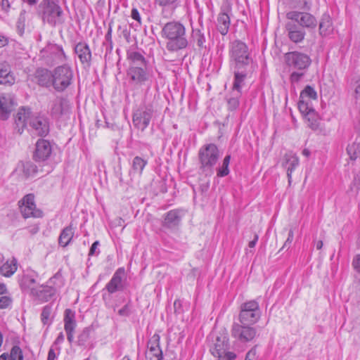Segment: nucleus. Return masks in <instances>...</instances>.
<instances>
[{"label":"nucleus","mask_w":360,"mask_h":360,"mask_svg":"<svg viewBox=\"0 0 360 360\" xmlns=\"http://www.w3.org/2000/svg\"><path fill=\"white\" fill-rule=\"evenodd\" d=\"M129 67L126 71L129 84L134 89L146 88V94L151 90L155 80L153 68L140 52L130 48L127 51Z\"/></svg>","instance_id":"nucleus-1"},{"label":"nucleus","mask_w":360,"mask_h":360,"mask_svg":"<svg viewBox=\"0 0 360 360\" xmlns=\"http://www.w3.org/2000/svg\"><path fill=\"white\" fill-rule=\"evenodd\" d=\"M161 34L168 40L166 48L169 51H178L186 49L188 45L185 27L180 22H167L162 29Z\"/></svg>","instance_id":"nucleus-2"},{"label":"nucleus","mask_w":360,"mask_h":360,"mask_svg":"<svg viewBox=\"0 0 360 360\" xmlns=\"http://www.w3.org/2000/svg\"><path fill=\"white\" fill-rule=\"evenodd\" d=\"M36 12L43 22L51 27L64 22L63 11L58 0H41L36 8Z\"/></svg>","instance_id":"nucleus-3"},{"label":"nucleus","mask_w":360,"mask_h":360,"mask_svg":"<svg viewBox=\"0 0 360 360\" xmlns=\"http://www.w3.org/2000/svg\"><path fill=\"white\" fill-rule=\"evenodd\" d=\"M231 59L234 63L235 69L252 68V58L250 56L247 45L239 40L232 44Z\"/></svg>","instance_id":"nucleus-4"},{"label":"nucleus","mask_w":360,"mask_h":360,"mask_svg":"<svg viewBox=\"0 0 360 360\" xmlns=\"http://www.w3.org/2000/svg\"><path fill=\"white\" fill-rule=\"evenodd\" d=\"M53 75V87L58 92H63L72 84L73 71L67 64L56 67Z\"/></svg>","instance_id":"nucleus-5"},{"label":"nucleus","mask_w":360,"mask_h":360,"mask_svg":"<svg viewBox=\"0 0 360 360\" xmlns=\"http://www.w3.org/2000/svg\"><path fill=\"white\" fill-rule=\"evenodd\" d=\"M200 169L203 171H212L219 158V150L214 143H210L202 147L198 153Z\"/></svg>","instance_id":"nucleus-6"},{"label":"nucleus","mask_w":360,"mask_h":360,"mask_svg":"<svg viewBox=\"0 0 360 360\" xmlns=\"http://www.w3.org/2000/svg\"><path fill=\"white\" fill-rule=\"evenodd\" d=\"M260 317L259 304L251 300L243 303L240 307L239 320L241 324L251 326L255 323Z\"/></svg>","instance_id":"nucleus-7"},{"label":"nucleus","mask_w":360,"mask_h":360,"mask_svg":"<svg viewBox=\"0 0 360 360\" xmlns=\"http://www.w3.org/2000/svg\"><path fill=\"white\" fill-rule=\"evenodd\" d=\"M287 66L300 71H307L311 63L309 55L300 51H290L284 54Z\"/></svg>","instance_id":"nucleus-8"},{"label":"nucleus","mask_w":360,"mask_h":360,"mask_svg":"<svg viewBox=\"0 0 360 360\" xmlns=\"http://www.w3.org/2000/svg\"><path fill=\"white\" fill-rule=\"evenodd\" d=\"M156 110L152 104L138 108L133 114L132 122L135 128L143 131L150 124Z\"/></svg>","instance_id":"nucleus-9"},{"label":"nucleus","mask_w":360,"mask_h":360,"mask_svg":"<svg viewBox=\"0 0 360 360\" xmlns=\"http://www.w3.org/2000/svg\"><path fill=\"white\" fill-rule=\"evenodd\" d=\"M20 212L24 218L29 217L40 218L43 216L41 210L36 207L34 202V195L28 193L25 195L22 200L18 202Z\"/></svg>","instance_id":"nucleus-10"},{"label":"nucleus","mask_w":360,"mask_h":360,"mask_svg":"<svg viewBox=\"0 0 360 360\" xmlns=\"http://www.w3.org/2000/svg\"><path fill=\"white\" fill-rule=\"evenodd\" d=\"M286 18L290 20H293L304 30H314L317 26L316 18L311 13L307 12L290 11L287 13Z\"/></svg>","instance_id":"nucleus-11"},{"label":"nucleus","mask_w":360,"mask_h":360,"mask_svg":"<svg viewBox=\"0 0 360 360\" xmlns=\"http://www.w3.org/2000/svg\"><path fill=\"white\" fill-rule=\"evenodd\" d=\"M52 152L53 147L51 142L43 138L39 139L35 143L32 159L37 163H45L50 159Z\"/></svg>","instance_id":"nucleus-12"},{"label":"nucleus","mask_w":360,"mask_h":360,"mask_svg":"<svg viewBox=\"0 0 360 360\" xmlns=\"http://www.w3.org/2000/svg\"><path fill=\"white\" fill-rule=\"evenodd\" d=\"M311 99H317V93L314 89L310 86L307 85L304 89L300 92V99L297 103L298 108L302 115H314L315 110L311 106V103L305 101V98Z\"/></svg>","instance_id":"nucleus-13"},{"label":"nucleus","mask_w":360,"mask_h":360,"mask_svg":"<svg viewBox=\"0 0 360 360\" xmlns=\"http://www.w3.org/2000/svg\"><path fill=\"white\" fill-rule=\"evenodd\" d=\"M70 101L63 96H57L53 101L51 108V116L55 120H60L70 113Z\"/></svg>","instance_id":"nucleus-14"},{"label":"nucleus","mask_w":360,"mask_h":360,"mask_svg":"<svg viewBox=\"0 0 360 360\" xmlns=\"http://www.w3.org/2000/svg\"><path fill=\"white\" fill-rule=\"evenodd\" d=\"M231 334L242 342L251 341L257 335V330L250 326L233 323Z\"/></svg>","instance_id":"nucleus-15"},{"label":"nucleus","mask_w":360,"mask_h":360,"mask_svg":"<svg viewBox=\"0 0 360 360\" xmlns=\"http://www.w3.org/2000/svg\"><path fill=\"white\" fill-rule=\"evenodd\" d=\"M74 52L84 68H89L91 66L92 54L86 42L79 41L76 44L74 47Z\"/></svg>","instance_id":"nucleus-16"},{"label":"nucleus","mask_w":360,"mask_h":360,"mask_svg":"<svg viewBox=\"0 0 360 360\" xmlns=\"http://www.w3.org/2000/svg\"><path fill=\"white\" fill-rule=\"evenodd\" d=\"M231 11V6L229 4L223 6L221 8V11L217 18V30L221 35H226L229 29L231 24L230 17L229 13Z\"/></svg>","instance_id":"nucleus-17"},{"label":"nucleus","mask_w":360,"mask_h":360,"mask_svg":"<svg viewBox=\"0 0 360 360\" xmlns=\"http://www.w3.org/2000/svg\"><path fill=\"white\" fill-rule=\"evenodd\" d=\"M125 277V270L124 267H120L116 270L112 278L106 285L105 288L109 293H114L117 291H122L124 288L122 285V279Z\"/></svg>","instance_id":"nucleus-18"},{"label":"nucleus","mask_w":360,"mask_h":360,"mask_svg":"<svg viewBox=\"0 0 360 360\" xmlns=\"http://www.w3.org/2000/svg\"><path fill=\"white\" fill-rule=\"evenodd\" d=\"M285 29L288 31L289 39L295 43H300L303 41L305 37V31L297 23L293 20L288 21L285 24Z\"/></svg>","instance_id":"nucleus-19"},{"label":"nucleus","mask_w":360,"mask_h":360,"mask_svg":"<svg viewBox=\"0 0 360 360\" xmlns=\"http://www.w3.org/2000/svg\"><path fill=\"white\" fill-rule=\"evenodd\" d=\"M30 124L39 136L45 137L49 134V122L45 116H37L32 118Z\"/></svg>","instance_id":"nucleus-20"},{"label":"nucleus","mask_w":360,"mask_h":360,"mask_svg":"<svg viewBox=\"0 0 360 360\" xmlns=\"http://www.w3.org/2000/svg\"><path fill=\"white\" fill-rule=\"evenodd\" d=\"M230 348L229 339L228 333L223 332L216 337L213 347L210 348L211 354L214 356L219 354H224L229 351Z\"/></svg>","instance_id":"nucleus-21"},{"label":"nucleus","mask_w":360,"mask_h":360,"mask_svg":"<svg viewBox=\"0 0 360 360\" xmlns=\"http://www.w3.org/2000/svg\"><path fill=\"white\" fill-rule=\"evenodd\" d=\"M37 83L42 87L53 86V72L44 68H38L34 74Z\"/></svg>","instance_id":"nucleus-22"},{"label":"nucleus","mask_w":360,"mask_h":360,"mask_svg":"<svg viewBox=\"0 0 360 360\" xmlns=\"http://www.w3.org/2000/svg\"><path fill=\"white\" fill-rule=\"evenodd\" d=\"M252 72V68L236 69L234 71V80L232 86L233 92H238V96H241L242 86L249 73Z\"/></svg>","instance_id":"nucleus-23"},{"label":"nucleus","mask_w":360,"mask_h":360,"mask_svg":"<svg viewBox=\"0 0 360 360\" xmlns=\"http://www.w3.org/2000/svg\"><path fill=\"white\" fill-rule=\"evenodd\" d=\"M181 220V215L180 214V210H172L169 211L163 222V226L167 228H174L180 224Z\"/></svg>","instance_id":"nucleus-24"},{"label":"nucleus","mask_w":360,"mask_h":360,"mask_svg":"<svg viewBox=\"0 0 360 360\" xmlns=\"http://www.w3.org/2000/svg\"><path fill=\"white\" fill-rule=\"evenodd\" d=\"M25 108L22 107L19 111L18 112L15 117V129L17 130L19 134H21L23 132L24 129L27 126V119L30 114V108H28V112L26 113Z\"/></svg>","instance_id":"nucleus-25"},{"label":"nucleus","mask_w":360,"mask_h":360,"mask_svg":"<svg viewBox=\"0 0 360 360\" xmlns=\"http://www.w3.org/2000/svg\"><path fill=\"white\" fill-rule=\"evenodd\" d=\"M94 331V328L93 325L84 328L77 337V345L84 349L87 347H91L92 344L91 343L90 338L91 333H93Z\"/></svg>","instance_id":"nucleus-26"},{"label":"nucleus","mask_w":360,"mask_h":360,"mask_svg":"<svg viewBox=\"0 0 360 360\" xmlns=\"http://www.w3.org/2000/svg\"><path fill=\"white\" fill-rule=\"evenodd\" d=\"M333 31V23L330 16L324 13L319 22V34L321 37L328 36Z\"/></svg>","instance_id":"nucleus-27"},{"label":"nucleus","mask_w":360,"mask_h":360,"mask_svg":"<svg viewBox=\"0 0 360 360\" xmlns=\"http://www.w3.org/2000/svg\"><path fill=\"white\" fill-rule=\"evenodd\" d=\"M14 78L11 75L10 66L6 62L0 63V84H12Z\"/></svg>","instance_id":"nucleus-28"},{"label":"nucleus","mask_w":360,"mask_h":360,"mask_svg":"<svg viewBox=\"0 0 360 360\" xmlns=\"http://www.w3.org/2000/svg\"><path fill=\"white\" fill-rule=\"evenodd\" d=\"M32 292L34 294L39 300L43 302L49 300L56 292V289L51 286H44L42 290H37L32 288Z\"/></svg>","instance_id":"nucleus-29"},{"label":"nucleus","mask_w":360,"mask_h":360,"mask_svg":"<svg viewBox=\"0 0 360 360\" xmlns=\"http://www.w3.org/2000/svg\"><path fill=\"white\" fill-rule=\"evenodd\" d=\"M74 236V232L72 231V226H68L64 228L59 236L58 243L62 247H66L72 240V237Z\"/></svg>","instance_id":"nucleus-30"},{"label":"nucleus","mask_w":360,"mask_h":360,"mask_svg":"<svg viewBox=\"0 0 360 360\" xmlns=\"http://www.w3.org/2000/svg\"><path fill=\"white\" fill-rule=\"evenodd\" d=\"M23 356L22 349L18 345H13L11 349V353L5 352L0 356V360H18Z\"/></svg>","instance_id":"nucleus-31"},{"label":"nucleus","mask_w":360,"mask_h":360,"mask_svg":"<svg viewBox=\"0 0 360 360\" xmlns=\"http://www.w3.org/2000/svg\"><path fill=\"white\" fill-rule=\"evenodd\" d=\"M17 270V260L13 258L11 263L6 262L0 267V274L6 277H10Z\"/></svg>","instance_id":"nucleus-32"},{"label":"nucleus","mask_w":360,"mask_h":360,"mask_svg":"<svg viewBox=\"0 0 360 360\" xmlns=\"http://www.w3.org/2000/svg\"><path fill=\"white\" fill-rule=\"evenodd\" d=\"M12 110L7 105V98L4 96H0V120H6L8 119Z\"/></svg>","instance_id":"nucleus-33"},{"label":"nucleus","mask_w":360,"mask_h":360,"mask_svg":"<svg viewBox=\"0 0 360 360\" xmlns=\"http://www.w3.org/2000/svg\"><path fill=\"white\" fill-rule=\"evenodd\" d=\"M64 323L65 328L76 327L75 313L72 309H66L65 310Z\"/></svg>","instance_id":"nucleus-34"},{"label":"nucleus","mask_w":360,"mask_h":360,"mask_svg":"<svg viewBox=\"0 0 360 360\" xmlns=\"http://www.w3.org/2000/svg\"><path fill=\"white\" fill-rule=\"evenodd\" d=\"M146 359L148 360H163V353L160 347H148V354H146Z\"/></svg>","instance_id":"nucleus-35"},{"label":"nucleus","mask_w":360,"mask_h":360,"mask_svg":"<svg viewBox=\"0 0 360 360\" xmlns=\"http://www.w3.org/2000/svg\"><path fill=\"white\" fill-rule=\"evenodd\" d=\"M231 156L226 155L223 160L222 165L217 169V176L224 177L229 174V165L230 163Z\"/></svg>","instance_id":"nucleus-36"},{"label":"nucleus","mask_w":360,"mask_h":360,"mask_svg":"<svg viewBox=\"0 0 360 360\" xmlns=\"http://www.w3.org/2000/svg\"><path fill=\"white\" fill-rule=\"evenodd\" d=\"M347 152L352 160H355L358 157H360V142L349 145L347 147Z\"/></svg>","instance_id":"nucleus-37"},{"label":"nucleus","mask_w":360,"mask_h":360,"mask_svg":"<svg viewBox=\"0 0 360 360\" xmlns=\"http://www.w3.org/2000/svg\"><path fill=\"white\" fill-rule=\"evenodd\" d=\"M147 164V160L141 157L136 156L132 162V169L136 172L141 174Z\"/></svg>","instance_id":"nucleus-38"},{"label":"nucleus","mask_w":360,"mask_h":360,"mask_svg":"<svg viewBox=\"0 0 360 360\" xmlns=\"http://www.w3.org/2000/svg\"><path fill=\"white\" fill-rule=\"evenodd\" d=\"M22 172L26 178L37 172V167L31 161H27L23 164Z\"/></svg>","instance_id":"nucleus-39"},{"label":"nucleus","mask_w":360,"mask_h":360,"mask_svg":"<svg viewBox=\"0 0 360 360\" xmlns=\"http://www.w3.org/2000/svg\"><path fill=\"white\" fill-rule=\"evenodd\" d=\"M238 92H233V96L227 98L228 109L231 111L236 110L239 106V98Z\"/></svg>","instance_id":"nucleus-40"},{"label":"nucleus","mask_w":360,"mask_h":360,"mask_svg":"<svg viewBox=\"0 0 360 360\" xmlns=\"http://www.w3.org/2000/svg\"><path fill=\"white\" fill-rule=\"evenodd\" d=\"M180 0H155V4L160 7H171L175 9L179 6Z\"/></svg>","instance_id":"nucleus-41"},{"label":"nucleus","mask_w":360,"mask_h":360,"mask_svg":"<svg viewBox=\"0 0 360 360\" xmlns=\"http://www.w3.org/2000/svg\"><path fill=\"white\" fill-rule=\"evenodd\" d=\"M51 51L54 53L57 57L62 60H65L67 59V56L63 51V49L61 46L58 45L56 44H52L50 47Z\"/></svg>","instance_id":"nucleus-42"},{"label":"nucleus","mask_w":360,"mask_h":360,"mask_svg":"<svg viewBox=\"0 0 360 360\" xmlns=\"http://www.w3.org/2000/svg\"><path fill=\"white\" fill-rule=\"evenodd\" d=\"M285 166H288L287 169H291V170H294L295 168L299 164V160L298 158L295 155H292L290 157H288L287 155L285 156Z\"/></svg>","instance_id":"nucleus-43"},{"label":"nucleus","mask_w":360,"mask_h":360,"mask_svg":"<svg viewBox=\"0 0 360 360\" xmlns=\"http://www.w3.org/2000/svg\"><path fill=\"white\" fill-rule=\"evenodd\" d=\"M36 281L34 278L29 275H24L20 281V286L22 288H30L31 286L35 283Z\"/></svg>","instance_id":"nucleus-44"},{"label":"nucleus","mask_w":360,"mask_h":360,"mask_svg":"<svg viewBox=\"0 0 360 360\" xmlns=\"http://www.w3.org/2000/svg\"><path fill=\"white\" fill-rule=\"evenodd\" d=\"M306 71H294L290 75V81L292 84L298 83L305 75Z\"/></svg>","instance_id":"nucleus-45"},{"label":"nucleus","mask_w":360,"mask_h":360,"mask_svg":"<svg viewBox=\"0 0 360 360\" xmlns=\"http://www.w3.org/2000/svg\"><path fill=\"white\" fill-rule=\"evenodd\" d=\"M194 33V38L197 41V45L199 48H204V43L205 41V37L204 36V34L201 32L200 30H198L196 31H193Z\"/></svg>","instance_id":"nucleus-46"},{"label":"nucleus","mask_w":360,"mask_h":360,"mask_svg":"<svg viewBox=\"0 0 360 360\" xmlns=\"http://www.w3.org/2000/svg\"><path fill=\"white\" fill-rule=\"evenodd\" d=\"M51 313V306L48 304L44 307L41 311V321L46 325L48 323V320L49 319L50 314Z\"/></svg>","instance_id":"nucleus-47"},{"label":"nucleus","mask_w":360,"mask_h":360,"mask_svg":"<svg viewBox=\"0 0 360 360\" xmlns=\"http://www.w3.org/2000/svg\"><path fill=\"white\" fill-rule=\"evenodd\" d=\"M214 356L217 357L218 360H234L236 358V354L234 352L227 351L224 354H219Z\"/></svg>","instance_id":"nucleus-48"},{"label":"nucleus","mask_w":360,"mask_h":360,"mask_svg":"<svg viewBox=\"0 0 360 360\" xmlns=\"http://www.w3.org/2000/svg\"><path fill=\"white\" fill-rule=\"evenodd\" d=\"M160 337L158 334L155 333L154 334L150 339L148 340L147 344V347H159L160 346Z\"/></svg>","instance_id":"nucleus-49"},{"label":"nucleus","mask_w":360,"mask_h":360,"mask_svg":"<svg viewBox=\"0 0 360 360\" xmlns=\"http://www.w3.org/2000/svg\"><path fill=\"white\" fill-rule=\"evenodd\" d=\"M12 302V300L8 296H2L0 297V309L8 307Z\"/></svg>","instance_id":"nucleus-50"},{"label":"nucleus","mask_w":360,"mask_h":360,"mask_svg":"<svg viewBox=\"0 0 360 360\" xmlns=\"http://www.w3.org/2000/svg\"><path fill=\"white\" fill-rule=\"evenodd\" d=\"M306 117H308L309 122H311L310 127L313 129H316L318 127V123L316 122V112H315L314 115H304Z\"/></svg>","instance_id":"nucleus-51"},{"label":"nucleus","mask_w":360,"mask_h":360,"mask_svg":"<svg viewBox=\"0 0 360 360\" xmlns=\"http://www.w3.org/2000/svg\"><path fill=\"white\" fill-rule=\"evenodd\" d=\"M24 21H25V16L23 15V13H21L20 18L18 19V25H17V27H18L19 32L21 35L22 34V33L24 32V27H25Z\"/></svg>","instance_id":"nucleus-52"},{"label":"nucleus","mask_w":360,"mask_h":360,"mask_svg":"<svg viewBox=\"0 0 360 360\" xmlns=\"http://www.w3.org/2000/svg\"><path fill=\"white\" fill-rule=\"evenodd\" d=\"M352 266L355 271L360 274V254L356 255L352 261Z\"/></svg>","instance_id":"nucleus-53"},{"label":"nucleus","mask_w":360,"mask_h":360,"mask_svg":"<svg viewBox=\"0 0 360 360\" xmlns=\"http://www.w3.org/2000/svg\"><path fill=\"white\" fill-rule=\"evenodd\" d=\"M131 17L137 21L139 25L141 24V18L137 8H133L131 13Z\"/></svg>","instance_id":"nucleus-54"},{"label":"nucleus","mask_w":360,"mask_h":360,"mask_svg":"<svg viewBox=\"0 0 360 360\" xmlns=\"http://www.w3.org/2000/svg\"><path fill=\"white\" fill-rule=\"evenodd\" d=\"M98 245H99V241H98V240L95 241L91 245L90 250H89V256H93L94 255L99 254V250L97 252H96Z\"/></svg>","instance_id":"nucleus-55"},{"label":"nucleus","mask_w":360,"mask_h":360,"mask_svg":"<svg viewBox=\"0 0 360 360\" xmlns=\"http://www.w3.org/2000/svg\"><path fill=\"white\" fill-rule=\"evenodd\" d=\"M174 312L181 314L183 311L182 302L180 300H176L174 303Z\"/></svg>","instance_id":"nucleus-56"},{"label":"nucleus","mask_w":360,"mask_h":360,"mask_svg":"<svg viewBox=\"0 0 360 360\" xmlns=\"http://www.w3.org/2000/svg\"><path fill=\"white\" fill-rule=\"evenodd\" d=\"M75 328H65V330L67 333V338L70 343L72 342L73 341V333Z\"/></svg>","instance_id":"nucleus-57"},{"label":"nucleus","mask_w":360,"mask_h":360,"mask_svg":"<svg viewBox=\"0 0 360 360\" xmlns=\"http://www.w3.org/2000/svg\"><path fill=\"white\" fill-rule=\"evenodd\" d=\"M105 39L110 43V48H112V27L110 25H109L108 32L105 34Z\"/></svg>","instance_id":"nucleus-58"},{"label":"nucleus","mask_w":360,"mask_h":360,"mask_svg":"<svg viewBox=\"0 0 360 360\" xmlns=\"http://www.w3.org/2000/svg\"><path fill=\"white\" fill-rule=\"evenodd\" d=\"M118 314L120 315V316H128L129 315V309H128V306L127 305H125L124 306L122 309H120L119 311H118Z\"/></svg>","instance_id":"nucleus-59"},{"label":"nucleus","mask_w":360,"mask_h":360,"mask_svg":"<svg viewBox=\"0 0 360 360\" xmlns=\"http://www.w3.org/2000/svg\"><path fill=\"white\" fill-rule=\"evenodd\" d=\"M1 6L3 10H4L5 11H8L10 8V3L8 0H2Z\"/></svg>","instance_id":"nucleus-60"},{"label":"nucleus","mask_w":360,"mask_h":360,"mask_svg":"<svg viewBox=\"0 0 360 360\" xmlns=\"http://www.w3.org/2000/svg\"><path fill=\"white\" fill-rule=\"evenodd\" d=\"M56 358V353L53 348H51L48 353L47 360H55Z\"/></svg>","instance_id":"nucleus-61"},{"label":"nucleus","mask_w":360,"mask_h":360,"mask_svg":"<svg viewBox=\"0 0 360 360\" xmlns=\"http://www.w3.org/2000/svg\"><path fill=\"white\" fill-rule=\"evenodd\" d=\"M256 347L257 346H255L247 353L245 358L248 359V360H252V359H250V356H255L256 355Z\"/></svg>","instance_id":"nucleus-62"},{"label":"nucleus","mask_w":360,"mask_h":360,"mask_svg":"<svg viewBox=\"0 0 360 360\" xmlns=\"http://www.w3.org/2000/svg\"><path fill=\"white\" fill-rule=\"evenodd\" d=\"M64 340V335L63 332H60L56 339L54 344L58 345L61 343Z\"/></svg>","instance_id":"nucleus-63"},{"label":"nucleus","mask_w":360,"mask_h":360,"mask_svg":"<svg viewBox=\"0 0 360 360\" xmlns=\"http://www.w3.org/2000/svg\"><path fill=\"white\" fill-rule=\"evenodd\" d=\"M259 236L257 234H255L254 236V239L249 242L248 246L250 248H254L258 240Z\"/></svg>","instance_id":"nucleus-64"}]
</instances>
